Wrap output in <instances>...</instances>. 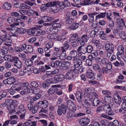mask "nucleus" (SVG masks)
Instances as JSON below:
<instances>
[{"label": "nucleus", "instance_id": "nucleus-20", "mask_svg": "<svg viewBox=\"0 0 126 126\" xmlns=\"http://www.w3.org/2000/svg\"><path fill=\"white\" fill-rule=\"evenodd\" d=\"M42 19L44 22H49L53 19V18L47 16H43L42 17Z\"/></svg>", "mask_w": 126, "mask_h": 126}, {"label": "nucleus", "instance_id": "nucleus-40", "mask_svg": "<svg viewBox=\"0 0 126 126\" xmlns=\"http://www.w3.org/2000/svg\"><path fill=\"white\" fill-rule=\"evenodd\" d=\"M106 12L101 13L99 14L96 16V20L97 18H103L104 17L106 16Z\"/></svg>", "mask_w": 126, "mask_h": 126}, {"label": "nucleus", "instance_id": "nucleus-10", "mask_svg": "<svg viewBox=\"0 0 126 126\" xmlns=\"http://www.w3.org/2000/svg\"><path fill=\"white\" fill-rule=\"evenodd\" d=\"M110 66V68H108V66H107V68L105 67H103L101 70L99 71V73L100 74H104L105 73L107 74L108 72V70H110L112 68V65L111 64H110V65H109Z\"/></svg>", "mask_w": 126, "mask_h": 126}, {"label": "nucleus", "instance_id": "nucleus-15", "mask_svg": "<svg viewBox=\"0 0 126 126\" xmlns=\"http://www.w3.org/2000/svg\"><path fill=\"white\" fill-rule=\"evenodd\" d=\"M90 122V120L87 118H82L80 120L79 122L80 124L82 125L84 124L87 125Z\"/></svg>", "mask_w": 126, "mask_h": 126}, {"label": "nucleus", "instance_id": "nucleus-55", "mask_svg": "<svg viewBox=\"0 0 126 126\" xmlns=\"http://www.w3.org/2000/svg\"><path fill=\"white\" fill-rule=\"evenodd\" d=\"M100 34V38L102 39L106 40L107 39L106 35L104 32H101Z\"/></svg>", "mask_w": 126, "mask_h": 126}, {"label": "nucleus", "instance_id": "nucleus-41", "mask_svg": "<svg viewBox=\"0 0 126 126\" xmlns=\"http://www.w3.org/2000/svg\"><path fill=\"white\" fill-rule=\"evenodd\" d=\"M59 59L61 60H63L65 59L67 56L66 54L64 52H62L60 55H59Z\"/></svg>", "mask_w": 126, "mask_h": 126}, {"label": "nucleus", "instance_id": "nucleus-5", "mask_svg": "<svg viewBox=\"0 0 126 126\" xmlns=\"http://www.w3.org/2000/svg\"><path fill=\"white\" fill-rule=\"evenodd\" d=\"M38 106L40 108H46L48 106V102L46 100L39 102L38 103Z\"/></svg>", "mask_w": 126, "mask_h": 126}, {"label": "nucleus", "instance_id": "nucleus-42", "mask_svg": "<svg viewBox=\"0 0 126 126\" xmlns=\"http://www.w3.org/2000/svg\"><path fill=\"white\" fill-rule=\"evenodd\" d=\"M87 52V53H91L92 51L93 48V46L90 45H88L86 46Z\"/></svg>", "mask_w": 126, "mask_h": 126}, {"label": "nucleus", "instance_id": "nucleus-58", "mask_svg": "<svg viewBox=\"0 0 126 126\" xmlns=\"http://www.w3.org/2000/svg\"><path fill=\"white\" fill-rule=\"evenodd\" d=\"M55 1L52 2H50L46 3V4L47 7H52V6L55 5Z\"/></svg>", "mask_w": 126, "mask_h": 126}, {"label": "nucleus", "instance_id": "nucleus-37", "mask_svg": "<svg viewBox=\"0 0 126 126\" xmlns=\"http://www.w3.org/2000/svg\"><path fill=\"white\" fill-rule=\"evenodd\" d=\"M99 100L97 98L94 99L92 102V105L93 106H96L100 103Z\"/></svg>", "mask_w": 126, "mask_h": 126}, {"label": "nucleus", "instance_id": "nucleus-44", "mask_svg": "<svg viewBox=\"0 0 126 126\" xmlns=\"http://www.w3.org/2000/svg\"><path fill=\"white\" fill-rule=\"evenodd\" d=\"M25 63L27 66H31L33 64V62L31 59H28L26 60Z\"/></svg>", "mask_w": 126, "mask_h": 126}, {"label": "nucleus", "instance_id": "nucleus-32", "mask_svg": "<svg viewBox=\"0 0 126 126\" xmlns=\"http://www.w3.org/2000/svg\"><path fill=\"white\" fill-rule=\"evenodd\" d=\"M66 22L67 23L71 24L74 21V19L70 18V17L67 16L65 18Z\"/></svg>", "mask_w": 126, "mask_h": 126}, {"label": "nucleus", "instance_id": "nucleus-48", "mask_svg": "<svg viewBox=\"0 0 126 126\" xmlns=\"http://www.w3.org/2000/svg\"><path fill=\"white\" fill-rule=\"evenodd\" d=\"M85 42L81 37L77 38V43H79L81 45H84L85 44Z\"/></svg>", "mask_w": 126, "mask_h": 126}, {"label": "nucleus", "instance_id": "nucleus-4", "mask_svg": "<svg viewBox=\"0 0 126 126\" xmlns=\"http://www.w3.org/2000/svg\"><path fill=\"white\" fill-rule=\"evenodd\" d=\"M75 74L72 70H70L68 71L65 75L66 78L68 79L74 78Z\"/></svg>", "mask_w": 126, "mask_h": 126}, {"label": "nucleus", "instance_id": "nucleus-61", "mask_svg": "<svg viewBox=\"0 0 126 126\" xmlns=\"http://www.w3.org/2000/svg\"><path fill=\"white\" fill-rule=\"evenodd\" d=\"M1 93V94H0V100L5 97L7 95V93L6 92H4Z\"/></svg>", "mask_w": 126, "mask_h": 126}, {"label": "nucleus", "instance_id": "nucleus-21", "mask_svg": "<svg viewBox=\"0 0 126 126\" xmlns=\"http://www.w3.org/2000/svg\"><path fill=\"white\" fill-rule=\"evenodd\" d=\"M114 101L117 104L120 105L121 103V99L119 95H117L116 98L114 97Z\"/></svg>", "mask_w": 126, "mask_h": 126}, {"label": "nucleus", "instance_id": "nucleus-16", "mask_svg": "<svg viewBox=\"0 0 126 126\" xmlns=\"http://www.w3.org/2000/svg\"><path fill=\"white\" fill-rule=\"evenodd\" d=\"M73 110H70L68 112L67 115V117L68 119L70 118L73 117H76L77 116Z\"/></svg>", "mask_w": 126, "mask_h": 126}, {"label": "nucleus", "instance_id": "nucleus-46", "mask_svg": "<svg viewBox=\"0 0 126 126\" xmlns=\"http://www.w3.org/2000/svg\"><path fill=\"white\" fill-rule=\"evenodd\" d=\"M57 89H55L53 87H52L48 89L47 92L48 94H53L55 91H57Z\"/></svg>", "mask_w": 126, "mask_h": 126}, {"label": "nucleus", "instance_id": "nucleus-25", "mask_svg": "<svg viewBox=\"0 0 126 126\" xmlns=\"http://www.w3.org/2000/svg\"><path fill=\"white\" fill-rule=\"evenodd\" d=\"M14 65L18 69H20L22 66V64L20 61L18 60H16L14 63Z\"/></svg>", "mask_w": 126, "mask_h": 126}, {"label": "nucleus", "instance_id": "nucleus-52", "mask_svg": "<svg viewBox=\"0 0 126 126\" xmlns=\"http://www.w3.org/2000/svg\"><path fill=\"white\" fill-rule=\"evenodd\" d=\"M93 69L95 71H100V68L99 66L97 64H94L93 65Z\"/></svg>", "mask_w": 126, "mask_h": 126}, {"label": "nucleus", "instance_id": "nucleus-29", "mask_svg": "<svg viewBox=\"0 0 126 126\" xmlns=\"http://www.w3.org/2000/svg\"><path fill=\"white\" fill-rule=\"evenodd\" d=\"M55 5L58 6L61 9H63L64 8V6L63 1L60 2L59 1H55Z\"/></svg>", "mask_w": 126, "mask_h": 126}, {"label": "nucleus", "instance_id": "nucleus-19", "mask_svg": "<svg viewBox=\"0 0 126 126\" xmlns=\"http://www.w3.org/2000/svg\"><path fill=\"white\" fill-rule=\"evenodd\" d=\"M21 89V87L18 85L17 84H15L13 85L11 88V90H15L17 91L20 90Z\"/></svg>", "mask_w": 126, "mask_h": 126}, {"label": "nucleus", "instance_id": "nucleus-11", "mask_svg": "<svg viewBox=\"0 0 126 126\" xmlns=\"http://www.w3.org/2000/svg\"><path fill=\"white\" fill-rule=\"evenodd\" d=\"M76 96L78 102H81L82 100V98L83 97V94L82 92L79 91L77 92Z\"/></svg>", "mask_w": 126, "mask_h": 126}, {"label": "nucleus", "instance_id": "nucleus-17", "mask_svg": "<svg viewBox=\"0 0 126 126\" xmlns=\"http://www.w3.org/2000/svg\"><path fill=\"white\" fill-rule=\"evenodd\" d=\"M116 22L120 26V27H121L122 28L124 26H125L123 19L120 18L117 19V20Z\"/></svg>", "mask_w": 126, "mask_h": 126}, {"label": "nucleus", "instance_id": "nucleus-18", "mask_svg": "<svg viewBox=\"0 0 126 126\" xmlns=\"http://www.w3.org/2000/svg\"><path fill=\"white\" fill-rule=\"evenodd\" d=\"M3 9L6 10H9L11 9V6L10 3L8 2H5L2 6Z\"/></svg>", "mask_w": 126, "mask_h": 126}, {"label": "nucleus", "instance_id": "nucleus-13", "mask_svg": "<svg viewBox=\"0 0 126 126\" xmlns=\"http://www.w3.org/2000/svg\"><path fill=\"white\" fill-rule=\"evenodd\" d=\"M65 77L63 75L61 74L55 75L54 78L57 81H62L64 79Z\"/></svg>", "mask_w": 126, "mask_h": 126}, {"label": "nucleus", "instance_id": "nucleus-49", "mask_svg": "<svg viewBox=\"0 0 126 126\" xmlns=\"http://www.w3.org/2000/svg\"><path fill=\"white\" fill-rule=\"evenodd\" d=\"M24 106L23 105H20L19 107V110L20 112L22 114L26 112V110L24 109Z\"/></svg>", "mask_w": 126, "mask_h": 126}, {"label": "nucleus", "instance_id": "nucleus-64", "mask_svg": "<svg viewBox=\"0 0 126 126\" xmlns=\"http://www.w3.org/2000/svg\"><path fill=\"white\" fill-rule=\"evenodd\" d=\"M103 105L98 107L96 110L97 113H99L103 111Z\"/></svg>", "mask_w": 126, "mask_h": 126}, {"label": "nucleus", "instance_id": "nucleus-38", "mask_svg": "<svg viewBox=\"0 0 126 126\" xmlns=\"http://www.w3.org/2000/svg\"><path fill=\"white\" fill-rule=\"evenodd\" d=\"M8 84H12L16 82L15 79L13 77H10L7 79Z\"/></svg>", "mask_w": 126, "mask_h": 126}, {"label": "nucleus", "instance_id": "nucleus-3", "mask_svg": "<svg viewBox=\"0 0 126 126\" xmlns=\"http://www.w3.org/2000/svg\"><path fill=\"white\" fill-rule=\"evenodd\" d=\"M10 27L7 28L6 29L10 31L13 34V36H16L18 34V28L15 27L14 25H11Z\"/></svg>", "mask_w": 126, "mask_h": 126}, {"label": "nucleus", "instance_id": "nucleus-27", "mask_svg": "<svg viewBox=\"0 0 126 126\" xmlns=\"http://www.w3.org/2000/svg\"><path fill=\"white\" fill-rule=\"evenodd\" d=\"M104 100L105 102L109 104L111 103L113 101V98L110 96H107L104 97Z\"/></svg>", "mask_w": 126, "mask_h": 126}, {"label": "nucleus", "instance_id": "nucleus-53", "mask_svg": "<svg viewBox=\"0 0 126 126\" xmlns=\"http://www.w3.org/2000/svg\"><path fill=\"white\" fill-rule=\"evenodd\" d=\"M85 42H86L89 39V37L87 34H84L81 37Z\"/></svg>", "mask_w": 126, "mask_h": 126}, {"label": "nucleus", "instance_id": "nucleus-39", "mask_svg": "<svg viewBox=\"0 0 126 126\" xmlns=\"http://www.w3.org/2000/svg\"><path fill=\"white\" fill-rule=\"evenodd\" d=\"M26 50L29 53L32 52L33 49L32 47L31 46L27 45Z\"/></svg>", "mask_w": 126, "mask_h": 126}, {"label": "nucleus", "instance_id": "nucleus-63", "mask_svg": "<svg viewBox=\"0 0 126 126\" xmlns=\"http://www.w3.org/2000/svg\"><path fill=\"white\" fill-rule=\"evenodd\" d=\"M11 15L12 16L17 17L19 15V14L18 13L15 11L12 12L11 13Z\"/></svg>", "mask_w": 126, "mask_h": 126}, {"label": "nucleus", "instance_id": "nucleus-9", "mask_svg": "<svg viewBox=\"0 0 126 126\" xmlns=\"http://www.w3.org/2000/svg\"><path fill=\"white\" fill-rule=\"evenodd\" d=\"M52 25V27H53L55 29L56 31L58 32V29L57 28H60L61 27V25L59 23H54L53 24L51 23H45L44 25L48 26Z\"/></svg>", "mask_w": 126, "mask_h": 126}, {"label": "nucleus", "instance_id": "nucleus-1", "mask_svg": "<svg viewBox=\"0 0 126 126\" xmlns=\"http://www.w3.org/2000/svg\"><path fill=\"white\" fill-rule=\"evenodd\" d=\"M106 49L107 52V56L109 57L111 54L113 53L114 51V46L111 43H109L106 44L105 45Z\"/></svg>", "mask_w": 126, "mask_h": 126}, {"label": "nucleus", "instance_id": "nucleus-7", "mask_svg": "<svg viewBox=\"0 0 126 126\" xmlns=\"http://www.w3.org/2000/svg\"><path fill=\"white\" fill-rule=\"evenodd\" d=\"M93 99L92 98H89L88 99L85 100L84 103H82V105L84 107L86 108L89 107L91 104Z\"/></svg>", "mask_w": 126, "mask_h": 126}, {"label": "nucleus", "instance_id": "nucleus-2", "mask_svg": "<svg viewBox=\"0 0 126 126\" xmlns=\"http://www.w3.org/2000/svg\"><path fill=\"white\" fill-rule=\"evenodd\" d=\"M66 107L64 104H62L61 106H59L57 111L58 114L61 115L62 114H65L66 112Z\"/></svg>", "mask_w": 126, "mask_h": 126}, {"label": "nucleus", "instance_id": "nucleus-62", "mask_svg": "<svg viewBox=\"0 0 126 126\" xmlns=\"http://www.w3.org/2000/svg\"><path fill=\"white\" fill-rule=\"evenodd\" d=\"M106 17L110 21H111L112 18L110 17L111 15V13L109 12H106Z\"/></svg>", "mask_w": 126, "mask_h": 126}, {"label": "nucleus", "instance_id": "nucleus-51", "mask_svg": "<svg viewBox=\"0 0 126 126\" xmlns=\"http://www.w3.org/2000/svg\"><path fill=\"white\" fill-rule=\"evenodd\" d=\"M53 42L52 41H50L46 44V46L47 47L50 48L53 47Z\"/></svg>", "mask_w": 126, "mask_h": 126}, {"label": "nucleus", "instance_id": "nucleus-54", "mask_svg": "<svg viewBox=\"0 0 126 126\" xmlns=\"http://www.w3.org/2000/svg\"><path fill=\"white\" fill-rule=\"evenodd\" d=\"M40 107H38V104H37L35 106H34L33 109H32V113L33 114H34L36 113L37 110Z\"/></svg>", "mask_w": 126, "mask_h": 126}, {"label": "nucleus", "instance_id": "nucleus-47", "mask_svg": "<svg viewBox=\"0 0 126 126\" xmlns=\"http://www.w3.org/2000/svg\"><path fill=\"white\" fill-rule=\"evenodd\" d=\"M5 45L7 46V48L9 52H13L14 49L11 47L12 46L11 44L6 43Z\"/></svg>", "mask_w": 126, "mask_h": 126}, {"label": "nucleus", "instance_id": "nucleus-23", "mask_svg": "<svg viewBox=\"0 0 126 126\" xmlns=\"http://www.w3.org/2000/svg\"><path fill=\"white\" fill-rule=\"evenodd\" d=\"M11 35L9 34H6L3 35L2 36V39L3 41L7 42L8 40H10L11 39Z\"/></svg>", "mask_w": 126, "mask_h": 126}, {"label": "nucleus", "instance_id": "nucleus-50", "mask_svg": "<svg viewBox=\"0 0 126 126\" xmlns=\"http://www.w3.org/2000/svg\"><path fill=\"white\" fill-rule=\"evenodd\" d=\"M92 42L94 44L95 46H96L99 49H100L101 48V47L99 46V42L98 40H93Z\"/></svg>", "mask_w": 126, "mask_h": 126}, {"label": "nucleus", "instance_id": "nucleus-57", "mask_svg": "<svg viewBox=\"0 0 126 126\" xmlns=\"http://www.w3.org/2000/svg\"><path fill=\"white\" fill-rule=\"evenodd\" d=\"M70 65V63L68 61H63V66L67 67L69 66Z\"/></svg>", "mask_w": 126, "mask_h": 126}, {"label": "nucleus", "instance_id": "nucleus-33", "mask_svg": "<svg viewBox=\"0 0 126 126\" xmlns=\"http://www.w3.org/2000/svg\"><path fill=\"white\" fill-rule=\"evenodd\" d=\"M79 24L77 22L73 23L71 25L70 28L72 30H75L77 29L79 27Z\"/></svg>", "mask_w": 126, "mask_h": 126}, {"label": "nucleus", "instance_id": "nucleus-34", "mask_svg": "<svg viewBox=\"0 0 126 126\" xmlns=\"http://www.w3.org/2000/svg\"><path fill=\"white\" fill-rule=\"evenodd\" d=\"M36 32L35 29H28L27 30V33L30 35H35V32Z\"/></svg>", "mask_w": 126, "mask_h": 126}, {"label": "nucleus", "instance_id": "nucleus-43", "mask_svg": "<svg viewBox=\"0 0 126 126\" xmlns=\"http://www.w3.org/2000/svg\"><path fill=\"white\" fill-rule=\"evenodd\" d=\"M31 85L32 87L36 88L38 86V83L36 81H33L31 82Z\"/></svg>", "mask_w": 126, "mask_h": 126}, {"label": "nucleus", "instance_id": "nucleus-6", "mask_svg": "<svg viewBox=\"0 0 126 126\" xmlns=\"http://www.w3.org/2000/svg\"><path fill=\"white\" fill-rule=\"evenodd\" d=\"M77 51L79 54L81 53L85 54L87 53L86 46L85 45H83L80 46L77 49Z\"/></svg>", "mask_w": 126, "mask_h": 126}, {"label": "nucleus", "instance_id": "nucleus-59", "mask_svg": "<svg viewBox=\"0 0 126 126\" xmlns=\"http://www.w3.org/2000/svg\"><path fill=\"white\" fill-rule=\"evenodd\" d=\"M57 5H54L52 6L51 7V11L56 13L58 12V8L57 7Z\"/></svg>", "mask_w": 126, "mask_h": 126}, {"label": "nucleus", "instance_id": "nucleus-30", "mask_svg": "<svg viewBox=\"0 0 126 126\" xmlns=\"http://www.w3.org/2000/svg\"><path fill=\"white\" fill-rule=\"evenodd\" d=\"M103 106V110L106 113L109 112V111H110L111 110V107L109 105L107 104Z\"/></svg>", "mask_w": 126, "mask_h": 126}, {"label": "nucleus", "instance_id": "nucleus-12", "mask_svg": "<svg viewBox=\"0 0 126 126\" xmlns=\"http://www.w3.org/2000/svg\"><path fill=\"white\" fill-rule=\"evenodd\" d=\"M63 45V46H62L61 47V49L62 52H65L69 48V45H68V43L66 41L64 42Z\"/></svg>", "mask_w": 126, "mask_h": 126}, {"label": "nucleus", "instance_id": "nucleus-8", "mask_svg": "<svg viewBox=\"0 0 126 126\" xmlns=\"http://www.w3.org/2000/svg\"><path fill=\"white\" fill-rule=\"evenodd\" d=\"M73 60L74 61V66L76 68L79 67L82 63V60L78 59L77 58H74L73 59Z\"/></svg>", "mask_w": 126, "mask_h": 126}, {"label": "nucleus", "instance_id": "nucleus-56", "mask_svg": "<svg viewBox=\"0 0 126 126\" xmlns=\"http://www.w3.org/2000/svg\"><path fill=\"white\" fill-rule=\"evenodd\" d=\"M18 56L23 60H25L27 59L25 54L23 53H20L18 55Z\"/></svg>", "mask_w": 126, "mask_h": 126}, {"label": "nucleus", "instance_id": "nucleus-35", "mask_svg": "<svg viewBox=\"0 0 126 126\" xmlns=\"http://www.w3.org/2000/svg\"><path fill=\"white\" fill-rule=\"evenodd\" d=\"M117 50L121 55L124 54V48L122 45H120L118 47Z\"/></svg>", "mask_w": 126, "mask_h": 126}, {"label": "nucleus", "instance_id": "nucleus-60", "mask_svg": "<svg viewBox=\"0 0 126 126\" xmlns=\"http://www.w3.org/2000/svg\"><path fill=\"white\" fill-rule=\"evenodd\" d=\"M63 0V2L64 6V8L66 7H69L70 6V3L68 1V0Z\"/></svg>", "mask_w": 126, "mask_h": 126}, {"label": "nucleus", "instance_id": "nucleus-14", "mask_svg": "<svg viewBox=\"0 0 126 126\" xmlns=\"http://www.w3.org/2000/svg\"><path fill=\"white\" fill-rule=\"evenodd\" d=\"M98 13H97L94 12L88 14V15L89 16L88 21L90 23H93V22L94 20V16L96 15Z\"/></svg>", "mask_w": 126, "mask_h": 126}, {"label": "nucleus", "instance_id": "nucleus-36", "mask_svg": "<svg viewBox=\"0 0 126 126\" xmlns=\"http://www.w3.org/2000/svg\"><path fill=\"white\" fill-rule=\"evenodd\" d=\"M101 63L102 64L106 65L108 66V64L110 65L109 64V61L106 58H103L101 60Z\"/></svg>", "mask_w": 126, "mask_h": 126}, {"label": "nucleus", "instance_id": "nucleus-45", "mask_svg": "<svg viewBox=\"0 0 126 126\" xmlns=\"http://www.w3.org/2000/svg\"><path fill=\"white\" fill-rule=\"evenodd\" d=\"M17 30L18 31V33L19 34L25 33L26 32V29L22 28H18Z\"/></svg>", "mask_w": 126, "mask_h": 126}, {"label": "nucleus", "instance_id": "nucleus-26", "mask_svg": "<svg viewBox=\"0 0 126 126\" xmlns=\"http://www.w3.org/2000/svg\"><path fill=\"white\" fill-rule=\"evenodd\" d=\"M78 55V53L75 50H73L71 51L70 53V56L73 58H76Z\"/></svg>", "mask_w": 126, "mask_h": 126}, {"label": "nucleus", "instance_id": "nucleus-31", "mask_svg": "<svg viewBox=\"0 0 126 126\" xmlns=\"http://www.w3.org/2000/svg\"><path fill=\"white\" fill-rule=\"evenodd\" d=\"M109 126H119V123L117 120H114L112 122H110L109 123Z\"/></svg>", "mask_w": 126, "mask_h": 126}, {"label": "nucleus", "instance_id": "nucleus-24", "mask_svg": "<svg viewBox=\"0 0 126 126\" xmlns=\"http://www.w3.org/2000/svg\"><path fill=\"white\" fill-rule=\"evenodd\" d=\"M7 21L9 24H14L15 22L17 21V20L16 19H15L13 17H10L7 18Z\"/></svg>", "mask_w": 126, "mask_h": 126}, {"label": "nucleus", "instance_id": "nucleus-22", "mask_svg": "<svg viewBox=\"0 0 126 126\" xmlns=\"http://www.w3.org/2000/svg\"><path fill=\"white\" fill-rule=\"evenodd\" d=\"M53 27L51 28H49L47 29V31L49 33L51 34H54L57 31Z\"/></svg>", "mask_w": 126, "mask_h": 126}, {"label": "nucleus", "instance_id": "nucleus-28", "mask_svg": "<svg viewBox=\"0 0 126 126\" xmlns=\"http://www.w3.org/2000/svg\"><path fill=\"white\" fill-rule=\"evenodd\" d=\"M86 76L87 78L91 79L93 80L95 79L94 74L92 72H87Z\"/></svg>", "mask_w": 126, "mask_h": 126}]
</instances>
